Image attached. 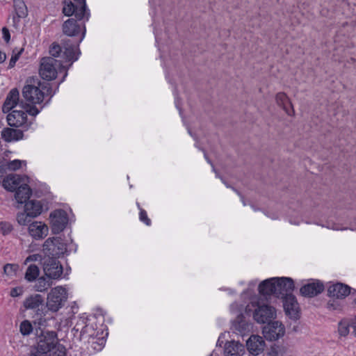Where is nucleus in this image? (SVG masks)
<instances>
[{
	"label": "nucleus",
	"instance_id": "f257e3e1",
	"mask_svg": "<svg viewBox=\"0 0 356 356\" xmlns=\"http://www.w3.org/2000/svg\"><path fill=\"white\" fill-rule=\"evenodd\" d=\"M86 21V19L79 21L77 19L70 18L63 24L62 29L65 35L70 37H79L73 42L70 39L63 40V47L62 48L64 49V51L62 56L67 60L74 62L79 58L81 54L79 46L86 35L85 22Z\"/></svg>",
	"mask_w": 356,
	"mask_h": 356
},
{
	"label": "nucleus",
	"instance_id": "f03ea898",
	"mask_svg": "<svg viewBox=\"0 0 356 356\" xmlns=\"http://www.w3.org/2000/svg\"><path fill=\"white\" fill-rule=\"evenodd\" d=\"M63 48L56 42H54L49 47V52L51 56L44 57L40 60L39 74L42 79L51 81L56 79L58 68H65L64 64L70 63V67L73 62L67 60L62 56Z\"/></svg>",
	"mask_w": 356,
	"mask_h": 356
},
{
	"label": "nucleus",
	"instance_id": "7ed1b4c3",
	"mask_svg": "<svg viewBox=\"0 0 356 356\" xmlns=\"http://www.w3.org/2000/svg\"><path fill=\"white\" fill-rule=\"evenodd\" d=\"M51 88L47 86H35L33 84H26L22 90L23 99L20 102V108L24 109L31 116L35 117L40 110L36 108V104L43 102L44 96L50 95V98L53 96L51 94Z\"/></svg>",
	"mask_w": 356,
	"mask_h": 356
},
{
	"label": "nucleus",
	"instance_id": "20e7f679",
	"mask_svg": "<svg viewBox=\"0 0 356 356\" xmlns=\"http://www.w3.org/2000/svg\"><path fill=\"white\" fill-rule=\"evenodd\" d=\"M35 352L42 355L65 356V346L58 342L57 334L54 331H42L38 336Z\"/></svg>",
	"mask_w": 356,
	"mask_h": 356
},
{
	"label": "nucleus",
	"instance_id": "39448f33",
	"mask_svg": "<svg viewBox=\"0 0 356 356\" xmlns=\"http://www.w3.org/2000/svg\"><path fill=\"white\" fill-rule=\"evenodd\" d=\"M253 311V318L259 323H266L276 316L273 307L266 304H261L259 301H251L245 307V312L249 314Z\"/></svg>",
	"mask_w": 356,
	"mask_h": 356
},
{
	"label": "nucleus",
	"instance_id": "423d86ee",
	"mask_svg": "<svg viewBox=\"0 0 356 356\" xmlns=\"http://www.w3.org/2000/svg\"><path fill=\"white\" fill-rule=\"evenodd\" d=\"M67 299V291L62 286L53 288L47 295L46 309L53 312L63 307Z\"/></svg>",
	"mask_w": 356,
	"mask_h": 356
},
{
	"label": "nucleus",
	"instance_id": "0eeeda50",
	"mask_svg": "<svg viewBox=\"0 0 356 356\" xmlns=\"http://www.w3.org/2000/svg\"><path fill=\"white\" fill-rule=\"evenodd\" d=\"M63 13L66 16L74 15L79 20L82 19L88 20L90 18V11L86 7V2L73 3L70 1H65L64 6L63 8Z\"/></svg>",
	"mask_w": 356,
	"mask_h": 356
},
{
	"label": "nucleus",
	"instance_id": "6e6552de",
	"mask_svg": "<svg viewBox=\"0 0 356 356\" xmlns=\"http://www.w3.org/2000/svg\"><path fill=\"white\" fill-rule=\"evenodd\" d=\"M43 250L46 255L59 257L67 252V244L61 237L49 238L44 243Z\"/></svg>",
	"mask_w": 356,
	"mask_h": 356
},
{
	"label": "nucleus",
	"instance_id": "1a4fd4ad",
	"mask_svg": "<svg viewBox=\"0 0 356 356\" xmlns=\"http://www.w3.org/2000/svg\"><path fill=\"white\" fill-rule=\"evenodd\" d=\"M43 271L50 279H58L63 273V266L57 258L45 255L42 259Z\"/></svg>",
	"mask_w": 356,
	"mask_h": 356
},
{
	"label": "nucleus",
	"instance_id": "9d476101",
	"mask_svg": "<svg viewBox=\"0 0 356 356\" xmlns=\"http://www.w3.org/2000/svg\"><path fill=\"white\" fill-rule=\"evenodd\" d=\"M26 110H13L8 114L6 120L8 124L13 127H22L24 130H27L31 124V122L27 119Z\"/></svg>",
	"mask_w": 356,
	"mask_h": 356
},
{
	"label": "nucleus",
	"instance_id": "9b49d317",
	"mask_svg": "<svg viewBox=\"0 0 356 356\" xmlns=\"http://www.w3.org/2000/svg\"><path fill=\"white\" fill-rule=\"evenodd\" d=\"M24 307L26 309H31L35 312V314L42 317L47 314V309L44 305V299L40 294H34L29 296L24 301Z\"/></svg>",
	"mask_w": 356,
	"mask_h": 356
},
{
	"label": "nucleus",
	"instance_id": "f8f14e48",
	"mask_svg": "<svg viewBox=\"0 0 356 356\" xmlns=\"http://www.w3.org/2000/svg\"><path fill=\"white\" fill-rule=\"evenodd\" d=\"M51 231L54 234H59L68 222L67 213L62 209L55 210L49 216Z\"/></svg>",
	"mask_w": 356,
	"mask_h": 356
},
{
	"label": "nucleus",
	"instance_id": "ddd939ff",
	"mask_svg": "<svg viewBox=\"0 0 356 356\" xmlns=\"http://www.w3.org/2000/svg\"><path fill=\"white\" fill-rule=\"evenodd\" d=\"M285 334L284 325L279 321L268 323L263 329V334L268 341H276Z\"/></svg>",
	"mask_w": 356,
	"mask_h": 356
},
{
	"label": "nucleus",
	"instance_id": "4468645a",
	"mask_svg": "<svg viewBox=\"0 0 356 356\" xmlns=\"http://www.w3.org/2000/svg\"><path fill=\"white\" fill-rule=\"evenodd\" d=\"M218 351L220 348L214 350L209 356H219ZM245 348L243 344L235 341H230L225 343L224 348V356H243Z\"/></svg>",
	"mask_w": 356,
	"mask_h": 356
},
{
	"label": "nucleus",
	"instance_id": "2eb2a0df",
	"mask_svg": "<svg viewBox=\"0 0 356 356\" xmlns=\"http://www.w3.org/2000/svg\"><path fill=\"white\" fill-rule=\"evenodd\" d=\"M294 289L293 280L290 277H276V297L284 298L292 295Z\"/></svg>",
	"mask_w": 356,
	"mask_h": 356
},
{
	"label": "nucleus",
	"instance_id": "dca6fc26",
	"mask_svg": "<svg viewBox=\"0 0 356 356\" xmlns=\"http://www.w3.org/2000/svg\"><path fill=\"white\" fill-rule=\"evenodd\" d=\"M252 328V325L245 320L242 314L237 316L232 325V331L242 337L249 334Z\"/></svg>",
	"mask_w": 356,
	"mask_h": 356
},
{
	"label": "nucleus",
	"instance_id": "f3484780",
	"mask_svg": "<svg viewBox=\"0 0 356 356\" xmlns=\"http://www.w3.org/2000/svg\"><path fill=\"white\" fill-rule=\"evenodd\" d=\"M19 92L17 88H13L7 95L2 106V111L7 113L15 107H20Z\"/></svg>",
	"mask_w": 356,
	"mask_h": 356
},
{
	"label": "nucleus",
	"instance_id": "a211bd4d",
	"mask_svg": "<svg viewBox=\"0 0 356 356\" xmlns=\"http://www.w3.org/2000/svg\"><path fill=\"white\" fill-rule=\"evenodd\" d=\"M282 298L283 299V307L286 314L291 318H297L299 307L296 297L292 294Z\"/></svg>",
	"mask_w": 356,
	"mask_h": 356
},
{
	"label": "nucleus",
	"instance_id": "6ab92c4d",
	"mask_svg": "<svg viewBox=\"0 0 356 356\" xmlns=\"http://www.w3.org/2000/svg\"><path fill=\"white\" fill-rule=\"evenodd\" d=\"M246 345L251 354L258 355L264 350L265 341L260 336L252 335L247 341Z\"/></svg>",
	"mask_w": 356,
	"mask_h": 356
},
{
	"label": "nucleus",
	"instance_id": "aec40b11",
	"mask_svg": "<svg viewBox=\"0 0 356 356\" xmlns=\"http://www.w3.org/2000/svg\"><path fill=\"white\" fill-rule=\"evenodd\" d=\"M350 293V287L342 283H337L329 286L327 289L328 296L342 299L348 296Z\"/></svg>",
	"mask_w": 356,
	"mask_h": 356
},
{
	"label": "nucleus",
	"instance_id": "412c9836",
	"mask_svg": "<svg viewBox=\"0 0 356 356\" xmlns=\"http://www.w3.org/2000/svg\"><path fill=\"white\" fill-rule=\"evenodd\" d=\"M324 289L323 283L316 281L301 287L300 293L305 297H314L321 293Z\"/></svg>",
	"mask_w": 356,
	"mask_h": 356
},
{
	"label": "nucleus",
	"instance_id": "4be33fe9",
	"mask_svg": "<svg viewBox=\"0 0 356 356\" xmlns=\"http://www.w3.org/2000/svg\"><path fill=\"white\" fill-rule=\"evenodd\" d=\"M259 292L263 296L274 295L276 296V277L261 282L259 285Z\"/></svg>",
	"mask_w": 356,
	"mask_h": 356
},
{
	"label": "nucleus",
	"instance_id": "5701e85b",
	"mask_svg": "<svg viewBox=\"0 0 356 356\" xmlns=\"http://www.w3.org/2000/svg\"><path fill=\"white\" fill-rule=\"evenodd\" d=\"M276 103L281 106L288 115L293 116L295 113L293 105L284 92H279L275 97Z\"/></svg>",
	"mask_w": 356,
	"mask_h": 356
},
{
	"label": "nucleus",
	"instance_id": "b1692460",
	"mask_svg": "<svg viewBox=\"0 0 356 356\" xmlns=\"http://www.w3.org/2000/svg\"><path fill=\"white\" fill-rule=\"evenodd\" d=\"M23 131L6 127L1 131L2 139L8 143L17 141L23 138Z\"/></svg>",
	"mask_w": 356,
	"mask_h": 356
},
{
	"label": "nucleus",
	"instance_id": "393cba45",
	"mask_svg": "<svg viewBox=\"0 0 356 356\" xmlns=\"http://www.w3.org/2000/svg\"><path fill=\"white\" fill-rule=\"evenodd\" d=\"M32 194V191L26 184H22L18 187L15 193V198L19 204L28 202Z\"/></svg>",
	"mask_w": 356,
	"mask_h": 356
},
{
	"label": "nucleus",
	"instance_id": "a878e982",
	"mask_svg": "<svg viewBox=\"0 0 356 356\" xmlns=\"http://www.w3.org/2000/svg\"><path fill=\"white\" fill-rule=\"evenodd\" d=\"M48 228L40 222H33L29 225V232L34 238H42L47 235Z\"/></svg>",
	"mask_w": 356,
	"mask_h": 356
},
{
	"label": "nucleus",
	"instance_id": "bb28decb",
	"mask_svg": "<svg viewBox=\"0 0 356 356\" xmlns=\"http://www.w3.org/2000/svg\"><path fill=\"white\" fill-rule=\"evenodd\" d=\"M22 177L17 175H9L2 181L3 186L9 191H14L21 186Z\"/></svg>",
	"mask_w": 356,
	"mask_h": 356
},
{
	"label": "nucleus",
	"instance_id": "cd10ccee",
	"mask_svg": "<svg viewBox=\"0 0 356 356\" xmlns=\"http://www.w3.org/2000/svg\"><path fill=\"white\" fill-rule=\"evenodd\" d=\"M42 204L38 200H30L25 204V211L32 218L38 216L42 211Z\"/></svg>",
	"mask_w": 356,
	"mask_h": 356
},
{
	"label": "nucleus",
	"instance_id": "c85d7f7f",
	"mask_svg": "<svg viewBox=\"0 0 356 356\" xmlns=\"http://www.w3.org/2000/svg\"><path fill=\"white\" fill-rule=\"evenodd\" d=\"M13 8L19 17H27L28 8L24 0H13Z\"/></svg>",
	"mask_w": 356,
	"mask_h": 356
},
{
	"label": "nucleus",
	"instance_id": "c756f323",
	"mask_svg": "<svg viewBox=\"0 0 356 356\" xmlns=\"http://www.w3.org/2000/svg\"><path fill=\"white\" fill-rule=\"evenodd\" d=\"M39 268L35 264H31L27 268L24 278L26 281L32 282L36 280L39 276Z\"/></svg>",
	"mask_w": 356,
	"mask_h": 356
},
{
	"label": "nucleus",
	"instance_id": "7c9ffc66",
	"mask_svg": "<svg viewBox=\"0 0 356 356\" xmlns=\"http://www.w3.org/2000/svg\"><path fill=\"white\" fill-rule=\"evenodd\" d=\"M52 284V282L45 278L44 277H40L35 280L34 289L36 291L44 292L47 291Z\"/></svg>",
	"mask_w": 356,
	"mask_h": 356
},
{
	"label": "nucleus",
	"instance_id": "2f4dec72",
	"mask_svg": "<svg viewBox=\"0 0 356 356\" xmlns=\"http://www.w3.org/2000/svg\"><path fill=\"white\" fill-rule=\"evenodd\" d=\"M19 332L23 336H28L33 332V326L28 320L23 321L19 325Z\"/></svg>",
	"mask_w": 356,
	"mask_h": 356
},
{
	"label": "nucleus",
	"instance_id": "473e14b6",
	"mask_svg": "<svg viewBox=\"0 0 356 356\" xmlns=\"http://www.w3.org/2000/svg\"><path fill=\"white\" fill-rule=\"evenodd\" d=\"M32 217L29 215L28 212H19L17 214V221L20 225H26L31 222Z\"/></svg>",
	"mask_w": 356,
	"mask_h": 356
},
{
	"label": "nucleus",
	"instance_id": "72a5a7b5",
	"mask_svg": "<svg viewBox=\"0 0 356 356\" xmlns=\"http://www.w3.org/2000/svg\"><path fill=\"white\" fill-rule=\"evenodd\" d=\"M18 270L19 266L15 264H7L3 267L4 273L10 277L15 275Z\"/></svg>",
	"mask_w": 356,
	"mask_h": 356
},
{
	"label": "nucleus",
	"instance_id": "f704fd0d",
	"mask_svg": "<svg viewBox=\"0 0 356 356\" xmlns=\"http://www.w3.org/2000/svg\"><path fill=\"white\" fill-rule=\"evenodd\" d=\"M95 330L92 327V326L86 325H85L82 330H81V337L83 339H90V337H92L95 334Z\"/></svg>",
	"mask_w": 356,
	"mask_h": 356
},
{
	"label": "nucleus",
	"instance_id": "c9c22d12",
	"mask_svg": "<svg viewBox=\"0 0 356 356\" xmlns=\"http://www.w3.org/2000/svg\"><path fill=\"white\" fill-rule=\"evenodd\" d=\"M89 343H91L92 348L95 351H99L104 347L105 344V340L104 339V338H98L95 339V338L92 337V341H89Z\"/></svg>",
	"mask_w": 356,
	"mask_h": 356
},
{
	"label": "nucleus",
	"instance_id": "e433bc0d",
	"mask_svg": "<svg viewBox=\"0 0 356 356\" xmlns=\"http://www.w3.org/2000/svg\"><path fill=\"white\" fill-rule=\"evenodd\" d=\"M349 324L346 321H341L339 323L338 332L340 336L346 337L349 333Z\"/></svg>",
	"mask_w": 356,
	"mask_h": 356
},
{
	"label": "nucleus",
	"instance_id": "4c0bfd02",
	"mask_svg": "<svg viewBox=\"0 0 356 356\" xmlns=\"http://www.w3.org/2000/svg\"><path fill=\"white\" fill-rule=\"evenodd\" d=\"M22 163H26L25 161L15 159L8 163L7 168L10 170L15 171L22 167Z\"/></svg>",
	"mask_w": 356,
	"mask_h": 356
},
{
	"label": "nucleus",
	"instance_id": "58836bf2",
	"mask_svg": "<svg viewBox=\"0 0 356 356\" xmlns=\"http://www.w3.org/2000/svg\"><path fill=\"white\" fill-rule=\"evenodd\" d=\"M13 230V226L10 223L7 222H0V231L3 235H7Z\"/></svg>",
	"mask_w": 356,
	"mask_h": 356
},
{
	"label": "nucleus",
	"instance_id": "ea45409f",
	"mask_svg": "<svg viewBox=\"0 0 356 356\" xmlns=\"http://www.w3.org/2000/svg\"><path fill=\"white\" fill-rule=\"evenodd\" d=\"M137 206H138V209H140V220L142 222H143L144 223H145L147 225H150L151 220L147 217L146 211L144 209L140 208V204L138 203H137Z\"/></svg>",
	"mask_w": 356,
	"mask_h": 356
},
{
	"label": "nucleus",
	"instance_id": "a19ab883",
	"mask_svg": "<svg viewBox=\"0 0 356 356\" xmlns=\"http://www.w3.org/2000/svg\"><path fill=\"white\" fill-rule=\"evenodd\" d=\"M22 51V49H21L17 54H15L12 55V56H11V58L10 59V61H9L8 66V69H11V68L15 67V63L18 60Z\"/></svg>",
	"mask_w": 356,
	"mask_h": 356
},
{
	"label": "nucleus",
	"instance_id": "79ce46f5",
	"mask_svg": "<svg viewBox=\"0 0 356 356\" xmlns=\"http://www.w3.org/2000/svg\"><path fill=\"white\" fill-rule=\"evenodd\" d=\"M22 18H25V17H19L15 13L13 15L12 17V23L11 25L15 27V29H18L19 25V20Z\"/></svg>",
	"mask_w": 356,
	"mask_h": 356
},
{
	"label": "nucleus",
	"instance_id": "37998d69",
	"mask_svg": "<svg viewBox=\"0 0 356 356\" xmlns=\"http://www.w3.org/2000/svg\"><path fill=\"white\" fill-rule=\"evenodd\" d=\"M2 34L3 40L8 43L10 40V34L9 30L6 27L2 29Z\"/></svg>",
	"mask_w": 356,
	"mask_h": 356
},
{
	"label": "nucleus",
	"instance_id": "c03bdc74",
	"mask_svg": "<svg viewBox=\"0 0 356 356\" xmlns=\"http://www.w3.org/2000/svg\"><path fill=\"white\" fill-rule=\"evenodd\" d=\"M40 257V256L38 254H32V255H30L29 256L26 260H25V264L29 262V261H37L38 259V258Z\"/></svg>",
	"mask_w": 356,
	"mask_h": 356
},
{
	"label": "nucleus",
	"instance_id": "a18cd8bd",
	"mask_svg": "<svg viewBox=\"0 0 356 356\" xmlns=\"http://www.w3.org/2000/svg\"><path fill=\"white\" fill-rule=\"evenodd\" d=\"M21 294V291L19 289L17 288H13L11 289L10 291V295L12 296V297H17L19 296V295Z\"/></svg>",
	"mask_w": 356,
	"mask_h": 356
},
{
	"label": "nucleus",
	"instance_id": "49530a36",
	"mask_svg": "<svg viewBox=\"0 0 356 356\" xmlns=\"http://www.w3.org/2000/svg\"><path fill=\"white\" fill-rule=\"evenodd\" d=\"M338 304L334 300L332 302L329 301L327 302V308L330 309H337L338 308Z\"/></svg>",
	"mask_w": 356,
	"mask_h": 356
},
{
	"label": "nucleus",
	"instance_id": "de8ad7c7",
	"mask_svg": "<svg viewBox=\"0 0 356 356\" xmlns=\"http://www.w3.org/2000/svg\"><path fill=\"white\" fill-rule=\"evenodd\" d=\"M6 59V53L0 51V64L4 63Z\"/></svg>",
	"mask_w": 356,
	"mask_h": 356
},
{
	"label": "nucleus",
	"instance_id": "09e8293b",
	"mask_svg": "<svg viewBox=\"0 0 356 356\" xmlns=\"http://www.w3.org/2000/svg\"><path fill=\"white\" fill-rule=\"evenodd\" d=\"M233 188V190H234V191H236V192L237 193V194H238V195H240V196L241 197V200H242V202H243V205H244V206H245V205H246V204H245V201H244V200H243V197L241 196V193H240L238 191H236V189H234V188Z\"/></svg>",
	"mask_w": 356,
	"mask_h": 356
},
{
	"label": "nucleus",
	"instance_id": "8fccbe9b",
	"mask_svg": "<svg viewBox=\"0 0 356 356\" xmlns=\"http://www.w3.org/2000/svg\"><path fill=\"white\" fill-rule=\"evenodd\" d=\"M30 356H43V355L34 351V352L31 353Z\"/></svg>",
	"mask_w": 356,
	"mask_h": 356
},
{
	"label": "nucleus",
	"instance_id": "3c124183",
	"mask_svg": "<svg viewBox=\"0 0 356 356\" xmlns=\"http://www.w3.org/2000/svg\"><path fill=\"white\" fill-rule=\"evenodd\" d=\"M237 307H238V305L236 303H233L232 305H231V310L234 311L235 309V308H236Z\"/></svg>",
	"mask_w": 356,
	"mask_h": 356
},
{
	"label": "nucleus",
	"instance_id": "603ef678",
	"mask_svg": "<svg viewBox=\"0 0 356 356\" xmlns=\"http://www.w3.org/2000/svg\"><path fill=\"white\" fill-rule=\"evenodd\" d=\"M353 333L355 334V336L356 337V325H353Z\"/></svg>",
	"mask_w": 356,
	"mask_h": 356
},
{
	"label": "nucleus",
	"instance_id": "864d4df0",
	"mask_svg": "<svg viewBox=\"0 0 356 356\" xmlns=\"http://www.w3.org/2000/svg\"><path fill=\"white\" fill-rule=\"evenodd\" d=\"M353 325H356V316L354 318L353 321V323L352 324L350 325L351 327H353Z\"/></svg>",
	"mask_w": 356,
	"mask_h": 356
},
{
	"label": "nucleus",
	"instance_id": "5fc2aeb1",
	"mask_svg": "<svg viewBox=\"0 0 356 356\" xmlns=\"http://www.w3.org/2000/svg\"><path fill=\"white\" fill-rule=\"evenodd\" d=\"M75 2L77 3H84L86 2V0H74Z\"/></svg>",
	"mask_w": 356,
	"mask_h": 356
},
{
	"label": "nucleus",
	"instance_id": "6e6d98bb",
	"mask_svg": "<svg viewBox=\"0 0 356 356\" xmlns=\"http://www.w3.org/2000/svg\"><path fill=\"white\" fill-rule=\"evenodd\" d=\"M255 285H256V282H252L250 283V286L254 287Z\"/></svg>",
	"mask_w": 356,
	"mask_h": 356
},
{
	"label": "nucleus",
	"instance_id": "4d7b16f0",
	"mask_svg": "<svg viewBox=\"0 0 356 356\" xmlns=\"http://www.w3.org/2000/svg\"><path fill=\"white\" fill-rule=\"evenodd\" d=\"M204 156H205L206 159L207 160V161L211 163L210 160L207 157L206 154H204Z\"/></svg>",
	"mask_w": 356,
	"mask_h": 356
},
{
	"label": "nucleus",
	"instance_id": "13d9d810",
	"mask_svg": "<svg viewBox=\"0 0 356 356\" xmlns=\"http://www.w3.org/2000/svg\"><path fill=\"white\" fill-rule=\"evenodd\" d=\"M39 84H40L42 86H44V85H42L40 82L38 83V85H39ZM49 83H47V86L48 88H49Z\"/></svg>",
	"mask_w": 356,
	"mask_h": 356
},
{
	"label": "nucleus",
	"instance_id": "bf43d9fd",
	"mask_svg": "<svg viewBox=\"0 0 356 356\" xmlns=\"http://www.w3.org/2000/svg\"><path fill=\"white\" fill-rule=\"evenodd\" d=\"M211 165H212V168L214 169V165H213V163H211Z\"/></svg>",
	"mask_w": 356,
	"mask_h": 356
},
{
	"label": "nucleus",
	"instance_id": "052dcab7",
	"mask_svg": "<svg viewBox=\"0 0 356 356\" xmlns=\"http://www.w3.org/2000/svg\"><path fill=\"white\" fill-rule=\"evenodd\" d=\"M211 165H212V168L214 169V165H213V163H211Z\"/></svg>",
	"mask_w": 356,
	"mask_h": 356
},
{
	"label": "nucleus",
	"instance_id": "680f3d73",
	"mask_svg": "<svg viewBox=\"0 0 356 356\" xmlns=\"http://www.w3.org/2000/svg\"><path fill=\"white\" fill-rule=\"evenodd\" d=\"M65 76H67V73L65 74V76H63V78H65Z\"/></svg>",
	"mask_w": 356,
	"mask_h": 356
},
{
	"label": "nucleus",
	"instance_id": "e2e57ef3",
	"mask_svg": "<svg viewBox=\"0 0 356 356\" xmlns=\"http://www.w3.org/2000/svg\"><path fill=\"white\" fill-rule=\"evenodd\" d=\"M65 76H67V73L65 74V76H63V78H65Z\"/></svg>",
	"mask_w": 356,
	"mask_h": 356
}]
</instances>
